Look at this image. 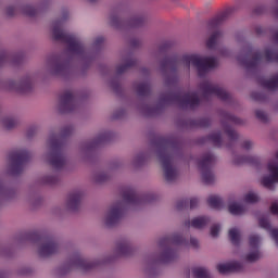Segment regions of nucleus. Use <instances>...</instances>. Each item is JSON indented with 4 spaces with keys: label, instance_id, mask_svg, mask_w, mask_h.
<instances>
[{
    "label": "nucleus",
    "instance_id": "obj_17",
    "mask_svg": "<svg viewBox=\"0 0 278 278\" xmlns=\"http://www.w3.org/2000/svg\"><path fill=\"white\" fill-rule=\"evenodd\" d=\"M53 3V0H39L36 5L34 4H23L20 7L21 12L26 14V16H38V14H41V12H47L49 8H51V4Z\"/></svg>",
    "mask_w": 278,
    "mask_h": 278
},
{
    "label": "nucleus",
    "instance_id": "obj_21",
    "mask_svg": "<svg viewBox=\"0 0 278 278\" xmlns=\"http://www.w3.org/2000/svg\"><path fill=\"white\" fill-rule=\"evenodd\" d=\"M220 275H229V273H242L244 265L240 262L223 263L216 266Z\"/></svg>",
    "mask_w": 278,
    "mask_h": 278
},
{
    "label": "nucleus",
    "instance_id": "obj_46",
    "mask_svg": "<svg viewBox=\"0 0 278 278\" xmlns=\"http://www.w3.org/2000/svg\"><path fill=\"white\" fill-rule=\"evenodd\" d=\"M28 202L31 207H40L42 205V198L40 195H30Z\"/></svg>",
    "mask_w": 278,
    "mask_h": 278
},
{
    "label": "nucleus",
    "instance_id": "obj_22",
    "mask_svg": "<svg viewBox=\"0 0 278 278\" xmlns=\"http://www.w3.org/2000/svg\"><path fill=\"white\" fill-rule=\"evenodd\" d=\"M230 16H233V9H228L217 17L211 20L207 24V30L212 31V29H216V27H219V25H223V23L229 21Z\"/></svg>",
    "mask_w": 278,
    "mask_h": 278
},
{
    "label": "nucleus",
    "instance_id": "obj_10",
    "mask_svg": "<svg viewBox=\"0 0 278 278\" xmlns=\"http://www.w3.org/2000/svg\"><path fill=\"white\" fill-rule=\"evenodd\" d=\"M31 160V152L25 148H17L9 154V161L5 167L7 175L18 177L25 170V163Z\"/></svg>",
    "mask_w": 278,
    "mask_h": 278
},
{
    "label": "nucleus",
    "instance_id": "obj_30",
    "mask_svg": "<svg viewBox=\"0 0 278 278\" xmlns=\"http://www.w3.org/2000/svg\"><path fill=\"white\" fill-rule=\"evenodd\" d=\"M224 33L223 30H214L211 36H208L205 40V45L207 49H216V46L218 45V40L223 38Z\"/></svg>",
    "mask_w": 278,
    "mask_h": 278
},
{
    "label": "nucleus",
    "instance_id": "obj_56",
    "mask_svg": "<svg viewBox=\"0 0 278 278\" xmlns=\"http://www.w3.org/2000/svg\"><path fill=\"white\" fill-rule=\"evenodd\" d=\"M218 233H220V225L215 224L211 227V236L212 238H218Z\"/></svg>",
    "mask_w": 278,
    "mask_h": 278
},
{
    "label": "nucleus",
    "instance_id": "obj_9",
    "mask_svg": "<svg viewBox=\"0 0 278 278\" xmlns=\"http://www.w3.org/2000/svg\"><path fill=\"white\" fill-rule=\"evenodd\" d=\"M36 253L40 260H50L62 253V243L55 235L42 236L37 241Z\"/></svg>",
    "mask_w": 278,
    "mask_h": 278
},
{
    "label": "nucleus",
    "instance_id": "obj_41",
    "mask_svg": "<svg viewBox=\"0 0 278 278\" xmlns=\"http://www.w3.org/2000/svg\"><path fill=\"white\" fill-rule=\"evenodd\" d=\"M207 203L214 210H220V207H223V199L216 195L210 197Z\"/></svg>",
    "mask_w": 278,
    "mask_h": 278
},
{
    "label": "nucleus",
    "instance_id": "obj_47",
    "mask_svg": "<svg viewBox=\"0 0 278 278\" xmlns=\"http://www.w3.org/2000/svg\"><path fill=\"white\" fill-rule=\"evenodd\" d=\"M7 62H10V52L2 50L0 51V68H3Z\"/></svg>",
    "mask_w": 278,
    "mask_h": 278
},
{
    "label": "nucleus",
    "instance_id": "obj_13",
    "mask_svg": "<svg viewBox=\"0 0 278 278\" xmlns=\"http://www.w3.org/2000/svg\"><path fill=\"white\" fill-rule=\"evenodd\" d=\"M218 116L220 118L222 127L226 134V136L229 138L230 142H236L240 139V135L233 127H231L228 123H232L233 125H244V119L225 111L219 110Z\"/></svg>",
    "mask_w": 278,
    "mask_h": 278
},
{
    "label": "nucleus",
    "instance_id": "obj_63",
    "mask_svg": "<svg viewBox=\"0 0 278 278\" xmlns=\"http://www.w3.org/2000/svg\"><path fill=\"white\" fill-rule=\"evenodd\" d=\"M271 13L278 18V0H275V3L271 8Z\"/></svg>",
    "mask_w": 278,
    "mask_h": 278
},
{
    "label": "nucleus",
    "instance_id": "obj_38",
    "mask_svg": "<svg viewBox=\"0 0 278 278\" xmlns=\"http://www.w3.org/2000/svg\"><path fill=\"white\" fill-rule=\"evenodd\" d=\"M75 135V126L65 125L61 128L60 136L61 138H71V136Z\"/></svg>",
    "mask_w": 278,
    "mask_h": 278
},
{
    "label": "nucleus",
    "instance_id": "obj_5",
    "mask_svg": "<svg viewBox=\"0 0 278 278\" xmlns=\"http://www.w3.org/2000/svg\"><path fill=\"white\" fill-rule=\"evenodd\" d=\"M64 143L60 135L50 131L46 141V152L42 154V162L53 168L55 173H49L41 177L45 186H59L61 178L58 173H62L68 166V156L64 153Z\"/></svg>",
    "mask_w": 278,
    "mask_h": 278
},
{
    "label": "nucleus",
    "instance_id": "obj_62",
    "mask_svg": "<svg viewBox=\"0 0 278 278\" xmlns=\"http://www.w3.org/2000/svg\"><path fill=\"white\" fill-rule=\"evenodd\" d=\"M190 244H191L192 249H199V239L191 237Z\"/></svg>",
    "mask_w": 278,
    "mask_h": 278
},
{
    "label": "nucleus",
    "instance_id": "obj_11",
    "mask_svg": "<svg viewBox=\"0 0 278 278\" xmlns=\"http://www.w3.org/2000/svg\"><path fill=\"white\" fill-rule=\"evenodd\" d=\"M181 60L188 71H190V66H194L199 77H205L208 71L218 66V59L214 56L201 58L199 54H185Z\"/></svg>",
    "mask_w": 278,
    "mask_h": 278
},
{
    "label": "nucleus",
    "instance_id": "obj_12",
    "mask_svg": "<svg viewBox=\"0 0 278 278\" xmlns=\"http://www.w3.org/2000/svg\"><path fill=\"white\" fill-rule=\"evenodd\" d=\"M198 92L205 101H210L212 97H217V99H220V101H224L225 103H231L232 101L231 94L227 92L225 88L211 80L201 81L198 85Z\"/></svg>",
    "mask_w": 278,
    "mask_h": 278
},
{
    "label": "nucleus",
    "instance_id": "obj_3",
    "mask_svg": "<svg viewBox=\"0 0 278 278\" xmlns=\"http://www.w3.org/2000/svg\"><path fill=\"white\" fill-rule=\"evenodd\" d=\"M157 157L164 170V177L167 184H173L177 179L178 172L175 162L184 155L181 142L170 139H157L152 142L148 151L135 154L130 161L132 168L138 169L146 166L151 155Z\"/></svg>",
    "mask_w": 278,
    "mask_h": 278
},
{
    "label": "nucleus",
    "instance_id": "obj_27",
    "mask_svg": "<svg viewBox=\"0 0 278 278\" xmlns=\"http://www.w3.org/2000/svg\"><path fill=\"white\" fill-rule=\"evenodd\" d=\"M260 84L265 90L269 92H277L278 90V73L271 75L269 78H263L260 80Z\"/></svg>",
    "mask_w": 278,
    "mask_h": 278
},
{
    "label": "nucleus",
    "instance_id": "obj_14",
    "mask_svg": "<svg viewBox=\"0 0 278 278\" xmlns=\"http://www.w3.org/2000/svg\"><path fill=\"white\" fill-rule=\"evenodd\" d=\"M136 64H138V60L131 56V54L122 56L121 63L116 66L115 70L116 77H114L110 83V86L114 92H121V78H118V75L127 73V71H129V68H134Z\"/></svg>",
    "mask_w": 278,
    "mask_h": 278
},
{
    "label": "nucleus",
    "instance_id": "obj_45",
    "mask_svg": "<svg viewBox=\"0 0 278 278\" xmlns=\"http://www.w3.org/2000/svg\"><path fill=\"white\" fill-rule=\"evenodd\" d=\"M260 236L252 235L249 237V245L251 250L260 249Z\"/></svg>",
    "mask_w": 278,
    "mask_h": 278
},
{
    "label": "nucleus",
    "instance_id": "obj_16",
    "mask_svg": "<svg viewBox=\"0 0 278 278\" xmlns=\"http://www.w3.org/2000/svg\"><path fill=\"white\" fill-rule=\"evenodd\" d=\"M56 110L60 114H71L77 110V100H75V93L71 90L63 91L59 96L56 103Z\"/></svg>",
    "mask_w": 278,
    "mask_h": 278
},
{
    "label": "nucleus",
    "instance_id": "obj_23",
    "mask_svg": "<svg viewBox=\"0 0 278 278\" xmlns=\"http://www.w3.org/2000/svg\"><path fill=\"white\" fill-rule=\"evenodd\" d=\"M34 90V76L26 74L18 80V92L22 94H28Z\"/></svg>",
    "mask_w": 278,
    "mask_h": 278
},
{
    "label": "nucleus",
    "instance_id": "obj_6",
    "mask_svg": "<svg viewBox=\"0 0 278 278\" xmlns=\"http://www.w3.org/2000/svg\"><path fill=\"white\" fill-rule=\"evenodd\" d=\"M155 197L151 193L139 197L132 188H126L123 192V200L111 204L102 215V226L105 229H114L121 225L125 217L127 207H142L153 203Z\"/></svg>",
    "mask_w": 278,
    "mask_h": 278
},
{
    "label": "nucleus",
    "instance_id": "obj_58",
    "mask_svg": "<svg viewBox=\"0 0 278 278\" xmlns=\"http://www.w3.org/2000/svg\"><path fill=\"white\" fill-rule=\"evenodd\" d=\"M118 168H123V162H121V161L111 162L110 170H118Z\"/></svg>",
    "mask_w": 278,
    "mask_h": 278
},
{
    "label": "nucleus",
    "instance_id": "obj_15",
    "mask_svg": "<svg viewBox=\"0 0 278 278\" xmlns=\"http://www.w3.org/2000/svg\"><path fill=\"white\" fill-rule=\"evenodd\" d=\"M216 163V156L212 153H205L200 159L198 166L202 174V181L205 186H212L216 181L214 172H212V165Z\"/></svg>",
    "mask_w": 278,
    "mask_h": 278
},
{
    "label": "nucleus",
    "instance_id": "obj_20",
    "mask_svg": "<svg viewBox=\"0 0 278 278\" xmlns=\"http://www.w3.org/2000/svg\"><path fill=\"white\" fill-rule=\"evenodd\" d=\"M23 242H25V238H23V236L13 238L9 245H5L0 241V255H3L4 257H12V255H14V248L21 247Z\"/></svg>",
    "mask_w": 278,
    "mask_h": 278
},
{
    "label": "nucleus",
    "instance_id": "obj_61",
    "mask_svg": "<svg viewBox=\"0 0 278 278\" xmlns=\"http://www.w3.org/2000/svg\"><path fill=\"white\" fill-rule=\"evenodd\" d=\"M104 41H105V39H104L103 37H98V38H96V40L93 41V47H94L96 49H99V47H101Z\"/></svg>",
    "mask_w": 278,
    "mask_h": 278
},
{
    "label": "nucleus",
    "instance_id": "obj_26",
    "mask_svg": "<svg viewBox=\"0 0 278 278\" xmlns=\"http://www.w3.org/2000/svg\"><path fill=\"white\" fill-rule=\"evenodd\" d=\"M258 224L262 229L270 232L273 240H275L276 245L278 247V228L273 229L270 227V222L268 220V215H263L258 218Z\"/></svg>",
    "mask_w": 278,
    "mask_h": 278
},
{
    "label": "nucleus",
    "instance_id": "obj_49",
    "mask_svg": "<svg viewBox=\"0 0 278 278\" xmlns=\"http://www.w3.org/2000/svg\"><path fill=\"white\" fill-rule=\"evenodd\" d=\"M127 116V111L125 109H119L115 111L112 115L113 121H119V118H125Z\"/></svg>",
    "mask_w": 278,
    "mask_h": 278
},
{
    "label": "nucleus",
    "instance_id": "obj_37",
    "mask_svg": "<svg viewBox=\"0 0 278 278\" xmlns=\"http://www.w3.org/2000/svg\"><path fill=\"white\" fill-rule=\"evenodd\" d=\"M262 257V253L260 252V249L251 250L250 253L245 255V261L250 264H255L257 260Z\"/></svg>",
    "mask_w": 278,
    "mask_h": 278
},
{
    "label": "nucleus",
    "instance_id": "obj_7",
    "mask_svg": "<svg viewBox=\"0 0 278 278\" xmlns=\"http://www.w3.org/2000/svg\"><path fill=\"white\" fill-rule=\"evenodd\" d=\"M170 244H186V239L179 233H175L170 238L161 239L160 247L162 252L160 254H150L144 258L143 273L147 278L160 276V270L157 269L160 262L168 263L177 260V252L170 248Z\"/></svg>",
    "mask_w": 278,
    "mask_h": 278
},
{
    "label": "nucleus",
    "instance_id": "obj_29",
    "mask_svg": "<svg viewBox=\"0 0 278 278\" xmlns=\"http://www.w3.org/2000/svg\"><path fill=\"white\" fill-rule=\"evenodd\" d=\"M112 177V173L108 170H100L93 174L92 181L101 186L103 184H108V181H111Z\"/></svg>",
    "mask_w": 278,
    "mask_h": 278
},
{
    "label": "nucleus",
    "instance_id": "obj_54",
    "mask_svg": "<svg viewBox=\"0 0 278 278\" xmlns=\"http://www.w3.org/2000/svg\"><path fill=\"white\" fill-rule=\"evenodd\" d=\"M4 14L8 18H12L16 14V8L14 5H9L4 9Z\"/></svg>",
    "mask_w": 278,
    "mask_h": 278
},
{
    "label": "nucleus",
    "instance_id": "obj_25",
    "mask_svg": "<svg viewBox=\"0 0 278 278\" xmlns=\"http://www.w3.org/2000/svg\"><path fill=\"white\" fill-rule=\"evenodd\" d=\"M18 197V190L14 187H4L0 180V201H14Z\"/></svg>",
    "mask_w": 278,
    "mask_h": 278
},
{
    "label": "nucleus",
    "instance_id": "obj_57",
    "mask_svg": "<svg viewBox=\"0 0 278 278\" xmlns=\"http://www.w3.org/2000/svg\"><path fill=\"white\" fill-rule=\"evenodd\" d=\"M264 12H266V7H264V5H256L253 9L254 16H262V14H264Z\"/></svg>",
    "mask_w": 278,
    "mask_h": 278
},
{
    "label": "nucleus",
    "instance_id": "obj_64",
    "mask_svg": "<svg viewBox=\"0 0 278 278\" xmlns=\"http://www.w3.org/2000/svg\"><path fill=\"white\" fill-rule=\"evenodd\" d=\"M270 210L274 214L278 216V202H274L270 206Z\"/></svg>",
    "mask_w": 278,
    "mask_h": 278
},
{
    "label": "nucleus",
    "instance_id": "obj_19",
    "mask_svg": "<svg viewBox=\"0 0 278 278\" xmlns=\"http://www.w3.org/2000/svg\"><path fill=\"white\" fill-rule=\"evenodd\" d=\"M21 125H23V121L16 115H7L0 119V126L3 131H15Z\"/></svg>",
    "mask_w": 278,
    "mask_h": 278
},
{
    "label": "nucleus",
    "instance_id": "obj_43",
    "mask_svg": "<svg viewBox=\"0 0 278 278\" xmlns=\"http://www.w3.org/2000/svg\"><path fill=\"white\" fill-rule=\"evenodd\" d=\"M251 99H253V101H258L260 103H266V101H268V96L264 92L255 91L251 93Z\"/></svg>",
    "mask_w": 278,
    "mask_h": 278
},
{
    "label": "nucleus",
    "instance_id": "obj_36",
    "mask_svg": "<svg viewBox=\"0 0 278 278\" xmlns=\"http://www.w3.org/2000/svg\"><path fill=\"white\" fill-rule=\"evenodd\" d=\"M228 236L231 244H233L235 247L240 245V230L232 228L229 230Z\"/></svg>",
    "mask_w": 278,
    "mask_h": 278
},
{
    "label": "nucleus",
    "instance_id": "obj_35",
    "mask_svg": "<svg viewBox=\"0 0 278 278\" xmlns=\"http://www.w3.org/2000/svg\"><path fill=\"white\" fill-rule=\"evenodd\" d=\"M1 90H16L18 92V80L7 79L2 80Z\"/></svg>",
    "mask_w": 278,
    "mask_h": 278
},
{
    "label": "nucleus",
    "instance_id": "obj_55",
    "mask_svg": "<svg viewBox=\"0 0 278 278\" xmlns=\"http://www.w3.org/2000/svg\"><path fill=\"white\" fill-rule=\"evenodd\" d=\"M199 127L206 128L212 125V119L210 117H204L199 119L198 122Z\"/></svg>",
    "mask_w": 278,
    "mask_h": 278
},
{
    "label": "nucleus",
    "instance_id": "obj_34",
    "mask_svg": "<svg viewBox=\"0 0 278 278\" xmlns=\"http://www.w3.org/2000/svg\"><path fill=\"white\" fill-rule=\"evenodd\" d=\"M254 116L256 121H260V123H263L264 125L270 123V116H268V113L262 109H256L254 111Z\"/></svg>",
    "mask_w": 278,
    "mask_h": 278
},
{
    "label": "nucleus",
    "instance_id": "obj_40",
    "mask_svg": "<svg viewBox=\"0 0 278 278\" xmlns=\"http://www.w3.org/2000/svg\"><path fill=\"white\" fill-rule=\"evenodd\" d=\"M110 24L112 27H115V29H123V26L125 25V21L121 20L118 15L113 14L110 16Z\"/></svg>",
    "mask_w": 278,
    "mask_h": 278
},
{
    "label": "nucleus",
    "instance_id": "obj_48",
    "mask_svg": "<svg viewBox=\"0 0 278 278\" xmlns=\"http://www.w3.org/2000/svg\"><path fill=\"white\" fill-rule=\"evenodd\" d=\"M247 164H251V166H261L262 159L255 155H248L247 156Z\"/></svg>",
    "mask_w": 278,
    "mask_h": 278
},
{
    "label": "nucleus",
    "instance_id": "obj_33",
    "mask_svg": "<svg viewBox=\"0 0 278 278\" xmlns=\"http://www.w3.org/2000/svg\"><path fill=\"white\" fill-rule=\"evenodd\" d=\"M228 212L232 214V216H242V214L247 212V208L238 202H230L228 204Z\"/></svg>",
    "mask_w": 278,
    "mask_h": 278
},
{
    "label": "nucleus",
    "instance_id": "obj_1",
    "mask_svg": "<svg viewBox=\"0 0 278 278\" xmlns=\"http://www.w3.org/2000/svg\"><path fill=\"white\" fill-rule=\"evenodd\" d=\"M176 45L177 42L175 40H163L157 43L156 49L150 51L151 58L159 60V71L163 77L164 88L168 91L160 94L155 106H151L144 102L137 104L135 109L141 116H157L168 105H178L181 110H194L201 105V98L194 91L186 93L173 92V89L179 81V68L177 65H174L177 63L179 56L177 53H166Z\"/></svg>",
    "mask_w": 278,
    "mask_h": 278
},
{
    "label": "nucleus",
    "instance_id": "obj_42",
    "mask_svg": "<svg viewBox=\"0 0 278 278\" xmlns=\"http://www.w3.org/2000/svg\"><path fill=\"white\" fill-rule=\"evenodd\" d=\"M25 52H16L14 54L10 53V62L11 64H21L25 60Z\"/></svg>",
    "mask_w": 278,
    "mask_h": 278
},
{
    "label": "nucleus",
    "instance_id": "obj_52",
    "mask_svg": "<svg viewBox=\"0 0 278 278\" xmlns=\"http://www.w3.org/2000/svg\"><path fill=\"white\" fill-rule=\"evenodd\" d=\"M189 204H190V201H188V200H179L176 203V210H178V212H181V211L186 210Z\"/></svg>",
    "mask_w": 278,
    "mask_h": 278
},
{
    "label": "nucleus",
    "instance_id": "obj_32",
    "mask_svg": "<svg viewBox=\"0 0 278 278\" xmlns=\"http://www.w3.org/2000/svg\"><path fill=\"white\" fill-rule=\"evenodd\" d=\"M212 142L214 147H220L223 144V134L220 131L213 132L208 135L207 137L202 139V142Z\"/></svg>",
    "mask_w": 278,
    "mask_h": 278
},
{
    "label": "nucleus",
    "instance_id": "obj_50",
    "mask_svg": "<svg viewBox=\"0 0 278 278\" xmlns=\"http://www.w3.org/2000/svg\"><path fill=\"white\" fill-rule=\"evenodd\" d=\"M244 201L245 203H257V201H260V198L255 193L250 192L245 194Z\"/></svg>",
    "mask_w": 278,
    "mask_h": 278
},
{
    "label": "nucleus",
    "instance_id": "obj_60",
    "mask_svg": "<svg viewBox=\"0 0 278 278\" xmlns=\"http://www.w3.org/2000/svg\"><path fill=\"white\" fill-rule=\"evenodd\" d=\"M189 203L190 210H197V207H199V198H191Z\"/></svg>",
    "mask_w": 278,
    "mask_h": 278
},
{
    "label": "nucleus",
    "instance_id": "obj_18",
    "mask_svg": "<svg viewBox=\"0 0 278 278\" xmlns=\"http://www.w3.org/2000/svg\"><path fill=\"white\" fill-rule=\"evenodd\" d=\"M84 197H86V193H84V191L79 189L70 192L65 202L66 210L68 212H77V210L81 207Z\"/></svg>",
    "mask_w": 278,
    "mask_h": 278
},
{
    "label": "nucleus",
    "instance_id": "obj_2",
    "mask_svg": "<svg viewBox=\"0 0 278 278\" xmlns=\"http://www.w3.org/2000/svg\"><path fill=\"white\" fill-rule=\"evenodd\" d=\"M68 18V13L52 23V38L56 42L66 45L67 52L61 54H49L45 61V71L50 77L58 79H71L75 76L77 66L79 75H86L88 68L94 60L92 52L86 50L81 40L64 30V23Z\"/></svg>",
    "mask_w": 278,
    "mask_h": 278
},
{
    "label": "nucleus",
    "instance_id": "obj_44",
    "mask_svg": "<svg viewBox=\"0 0 278 278\" xmlns=\"http://www.w3.org/2000/svg\"><path fill=\"white\" fill-rule=\"evenodd\" d=\"M18 277H29V275H34V268L29 266L20 267L16 271Z\"/></svg>",
    "mask_w": 278,
    "mask_h": 278
},
{
    "label": "nucleus",
    "instance_id": "obj_8",
    "mask_svg": "<svg viewBox=\"0 0 278 278\" xmlns=\"http://www.w3.org/2000/svg\"><path fill=\"white\" fill-rule=\"evenodd\" d=\"M110 140H112V132L103 131L99 132L92 139L80 142L77 147V159L85 164L94 162V150L103 147Z\"/></svg>",
    "mask_w": 278,
    "mask_h": 278
},
{
    "label": "nucleus",
    "instance_id": "obj_24",
    "mask_svg": "<svg viewBox=\"0 0 278 278\" xmlns=\"http://www.w3.org/2000/svg\"><path fill=\"white\" fill-rule=\"evenodd\" d=\"M132 90L137 97H149L151 94V83L137 80L132 84Z\"/></svg>",
    "mask_w": 278,
    "mask_h": 278
},
{
    "label": "nucleus",
    "instance_id": "obj_51",
    "mask_svg": "<svg viewBox=\"0 0 278 278\" xmlns=\"http://www.w3.org/2000/svg\"><path fill=\"white\" fill-rule=\"evenodd\" d=\"M236 166H242V164H247V156L244 155H236L232 160Z\"/></svg>",
    "mask_w": 278,
    "mask_h": 278
},
{
    "label": "nucleus",
    "instance_id": "obj_31",
    "mask_svg": "<svg viewBox=\"0 0 278 278\" xmlns=\"http://www.w3.org/2000/svg\"><path fill=\"white\" fill-rule=\"evenodd\" d=\"M148 17L146 14H138L132 16L128 21V27H143V25H147Z\"/></svg>",
    "mask_w": 278,
    "mask_h": 278
},
{
    "label": "nucleus",
    "instance_id": "obj_4",
    "mask_svg": "<svg viewBox=\"0 0 278 278\" xmlns=\"http://www.w3.org/2000/svg\"><path fill=\"white\" fill-rule=\"evenodd\" d=\"M134 253V244L129 239H119L115 243V248L112 254L100 256L88 261L80 251H74L65 263L55 269L56 277H66L73 270H80V273H91L94 268L103 266V264H112L116 262L118 257H127Z\"/></svg>",
    "mask_w": 278,
    "mask_h": 278
},
{
    "label": "nucleus",
    "instance_id": "obj_28",
    "mask_svg": "<svg viewBox=\"0 0 278 278\" xmlns=\"http://www.w3.org/2000/svg\"><path fill=\"white\" fill-rule=\"evenodd\" d=\"M210 217L207 216H200V217H195L191 220H186L185 222V227H193L194 229H203L205 227H207V225H210Z\"/></svg>",
    "mask_w": 278,
    "mask_h": 278
},
{
    "label": "nucleus",
    "instance_id": "obj_39",
    "mask_svg": "<svg viewBox=\"0 0 278 278\" xmlns=\"http://www.w3.org/2000/svg\"><path fill=\"white\" fill-rule=\"evenodd\" d=\"M38 131H40V126L33 124L26 128V138L31 140L38 136Z\"/></svg>",
    "mask_w": 278,
    "mask_h": 278
},
{
    "label": "nucleus",
    "instance_id": "obj_59",
    "mask_svg": "<svg viewBox=\"0 0 278 278\" xmlns=\"http://www.w3.org/2000/svg\"><path fill=\"white\" fill-rule=\"evenodd\" d=\"M129 45L134 48L142 47V41L138 38H131Z\"/></svg>",
    "mask_w": 278,
    "mask_h": 278
},
{
    "label": "nucleus",
    "instance_id": "obj_53",
    "mask_svg": "<svg viewBox=\"0 0 278 278\" xmlns=\"http://www.w3.org/2000/svg\"><path fill=\"white\" fill-rule=\"evenodd\" d=\"M253 147H255V143L252 140H244L241 143V149H243L244 151H251L253 150Z\"/></svg>",
    "mask_w": 278,
    "mask_h": 278
}]
</instances>
